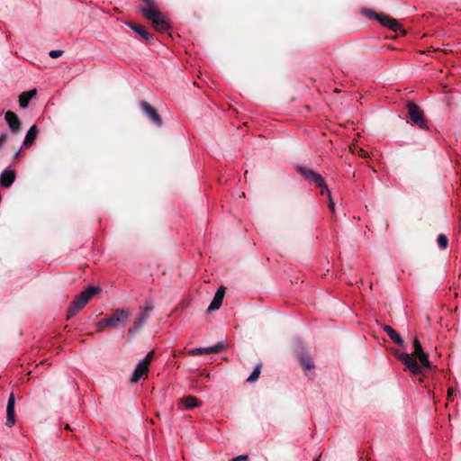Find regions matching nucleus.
I'll return each instance as SVG.
<instances>
[{
  "mask_svg": "<svg viewBox=\"0 0 461 461\" xmlns=\"http://www.w3.org/2000/svg\"><path fill=\"white\" fill-rule=\"evenodd\" d=\"M100 291L97 286H88L77 295L68 310V319L74 317L79 311H81L91 298Z\"/></svg>",
  "mask_w": 461,
  "mask_h": 461,
  "instance_id": "1",
  "label": "nucleus"
},
{
  "mask_svg": "<svg viewBox=\"0 0 461 461\" xmlns=\"http://www.w3.org/2000/svg\"><path fill=\"white\" fill-rule=\"evenodd\" d=\"M131 315V311L128 309H116L111 316L101 320L97 323V330L99 331L103 330L106 327H117V326H124L126 324V321Z\"/></svg>",
  "mask_w": 461,
  "mask_h": 461,
  "instance_id": "2",
  "label": "nucleus"
},
{
  "mask_svg": "<svg viewBox=\"0 0 461 461\" xmlns=\"http://www.w3.org/2000/svg\"><path fill=\"white\" fill-rule=\"evenodd\" d=\"M297 170L305 178V180L311 184H313L317 188H321V195H324V192H328V186L323 177L320 174L311 168H307L302 166H298Z\"/></svg>",
  "mask_w": 461,
  "mask_h": 461,
  "instance_id": "3",
  "label": "nucleus"
},
{
  "mask_svg": "<svg viewBox=\"0 0 461 461\" xmlns=\"http://www.w3.org/2000/svg\"><path fill=\"white\" fill-rule=\"evenodd\" d=\"M366 14L370 17L377 20L383 26L387 27L392 32H398L402 30L401 24L393 18L385 15V14H379L372 10L366 11Z\"/></svg>",
  "mask_w": 461,
  "mask_h": 461,
  "instance_id": "4",
  "label": "nucleus"
},
{
  "mask_svg": "<svg viewBox=\"0 0 461 461\" xmlns=\"http://www.w3.org/2000/svg\"><path fill=\"white\" fill-rule=\"evenodd\" d=\"M407 109L409 117L414 124L418 125L420 129L428 128L427 122L423 116V113L417 104L409 102L407 104Z\"/></svg>",
  "mask_w": 461,
  "mask_h": 461,
  "instance_id": "5",
  "label": "nucleus"
},
{
  "mask_svg": "<svg viewBox=\"0 0 461 461\" xmlns=\"http://www.w3.org/2000/svg\"><path fill=\"white\" fill-rule=\"evenodd\" d=\"M396 357L405 365L406 368L415 375L421 373V366L418 364L417 360L408 353H398Z\"/></svg>",
  "mask_w": 461,
  "mask_h": 461,
  "instance_id": "6",
  "label": "nucleus"
},
{
  "mask_svg": "<svg viewBox=\"0 0 461 461\" xmlns=\"http://www.w3.org/2000/svg\"><path fill=\"white\" fill-rule=\"evenodd\" d=\"M140 106L147 117L151 121L153 124L160 127L163 123L162 118L158 114L157 109L150 105L147 101H141Z\"/></svg>",
  "mask_w": 461,
  "mask_h": 461,
  "instance_id": "7",
  "label": "nucleus"
},
{
  "mask_svg": "<svg viewBox=\"0 0 461 461\" xmlns=\"http://www.w3.org/2000/svg\"><path fill=\"white\" fill-rule=\"evenodd\" d=\"M413 348H414V350L412 352V356H414L415 357H417L420 360L422 366H424L426 368H429L430 362L429 360V357L423 351L421 344L420 343V341L417 338H415L413 339Z\"/></svg>",
  "mask_w": 461,
  "mask_h": 461,
  "instance_id": "8",
  "label": "nucleus"
},
{
  "mask_svg": "<svg viewBox=\"0 0 461 461\" xmlns=\"http://www.w3.org/2000/svg\"><path fill=\"white\" fill-rule=\"evenodd\" d=\"M15 398L14 394L12 393L9 395L7 406H6V422L5 425L9 428L13 427L15 423Z\"/></svg>",
  "mask_w": 461,
  "mask_h": 461,
  "instance_id": "9",
  "label": "nucleus"
},
{
  "mask_svg": "<svg viewBox=\"0 0 461 461\" xmlns=\"http://www.w3.org/2000/svg\"><path fill=\"white\" fill-rule=\"evenodd\" d=\"M149 366L146 365V361H140L131 378V383H137L140 379H145L148 376Z\"/></svg>",
  "mask_w": 461,
  "mask_h": 461,
  "instance_id": "10",
  "label": "nucleus"
},
{
  "mask_svg": "<svg viewBox=\"0 0 461 461\" xmlns=\"http://www.w3.org/2000/svg\"><path fill=\"white\" fill-rule=\"evenodd\" d=\"M5 120L8 124L10 130L14 133H17L21 130V121L17 114L12 111H7L5 114Z\"/></svg>",
  "mask_w": 461,
  "mask_h": 461,
  "instance_id": "11",
  "label": "nucleus"
},
{
  "mask_svg": "<svg viewBox=\"0 0 461 461\" xmlns=\"http://www.w3.org/2000/svg\"><path fill=\"white\" fill-rule=\"evenodd\" d=\"M16 178V173L14 169L6 168L0 174V185L4 188H9Z\"/></svg>",
  "mask_w": 461,
  "mask_h": 461,
  "instance_id": "12",
  "label": "nucleus"
},
{
  "mask_svg": "<svg viewBox=\"0 0 461 461\" xmlns=\"http://www.w3.org/2000/svg\"><path fill=\"white\" fill-rule=\"evenodd\" d=\"M152 311V307L146 306L139 318L134 321L132 327L129 330V333L134 334L143 324L144 322L149 319V314Z\"/></svg>",
  "mask_w": 461,
  "mask_h": 461,
  "instance_id": "13",
  "label": "nucleus"
},
{
  "mask_svg": "<svg viewBox=\"0 0 461 461\" xmlns=\"http://www.w3.org/2000/svg\"><path fill=\"white\" fill-rule=\"evenodd\" d=\"M37 95V90L35 88L31 89L29 91L23 92L19 95V104L22 108H27L30 101Z\"/></svg>",
  "mask_w": 461,
  "mask_h": 461,
  "instance_id": "14",
  "label": "nucleus"
},
{
  "mask_svg": "<svg viewBox=\"0 0 461 461\" xmlns=\"http://www.w3.org/2000/svg\"><path fill=\"white\" fill-rule=\"evenodd\" d=\"M383 330L386 332V334L393 342H395L401 347L404 346V341L402 338L390 325L384 324Z\"/></svg>",
  "mask_w": 461,
  "mask_h": 461,
  "instance_id": "15",
  "label": "nucleus"
},
{
  "mask_svg": "<svg viewBox=\"0 0 461 461\" xmlns=\"http://www.w3.org/2000/svg\"><path fill=\"white\" fill-rule=\"evenodd\" d=\"M37 134L38 129L35 125H32L26 133L23 146L26 149L30 148L33 144Z\"/></svg>",
  "mask_w": 461,
  "mask_h": 461,
  "instance_id": "16",
  "label": "nucleus"
},
{
  "mask_svg": "<svg viewBox=\"0 0 461 461\" xmlns=\"http://www.w3.org/2000/svg\"><path fill=\"white\" fill-rule=\"evenodd\" d=\"M130 28L136 33H138L146 41L153 40V35L149 33L144 27L136 24H129Z\"/></svg>",
  "mask_w": 461,
  "mask_h": 461,
  "instance_id": "17",
  "label": "nucleus"
},
{
  "mask_svg": "<svg viewBox=\"0 0 461 461\" xmlns=\"http://www.w3.org/2000/svg\"><path fill=\"white\" fill-rule=\"evenodd\" d=\"M223 346L221 344L216 345L214 347L208 348H200L190 350L191 355H201V354H208V353H217L222 349Z\"/></svg>",
  "mask_w": 461,
  "mask_h": 461,
  "instance_id": "18",
  "label": "nucleus"
},
{
  "mask_svg": "<svg viewBox=\"0 0 461 461\" xmlns=\"http://www.w3.org/2000/svg\"><path fill=\"white\" fill-rule=\"evenodd\" d=\"M300 364L304 372L311 371L314 368L312 357L308 353H302L300 356Z\"/></svg>",
  "mask_w": 461,
  "mask_h": 461,
  "instance_id": "19",
  "label": "nucleus"
},
{
  "mask_svg": "<svg viewBox=\"0 0 461 461\" xmlns=\"http://www.w3.org/2000/svg\"><path fill=\"white\" fill-rule=\"evenodd\" d=\"M182 403L185 405L186 409H192L194 407L201 405L199 400L193 395H189L181 400Z\"/></svg>",
  "mask_w": 461,
  "mask_h": 461,
  "instance_id": "20",
  "label": "nucleus"
},
{
  "mask_svg": "<svg viewBox=\"0 0 461 461\" xmlns=\"http://www.w3.org/2000/svg\"><path fill=\"white\" fill-rule=\"evenodd\" d=\"M261 365H257L250 374V375L247 378V381L249 383H253L257 381L260 375Z\"/></svg>",
  "mask_w": 461,
  "mask_h": 461,
  "instance_id": "21",
  "label": "nucleus"
},
{
  "mask_svg": "<svg viewBox=\"0 0 461 461\" xmlns=\"http://www.w3.org/2000/svg\"><path fill=\"white\" fill-rule=\"evenodd\" d=\"M437 242L441 249H446L448 245V239L445 234H439L438 236Z\"/></svg>",
  "mask_w": 461,
  "mask_h": 461,
  "instance_id": "22",
  "label": "nucleus"
},
{
  "mask_svg": "<svg viewBox=\"0 0 461 461\" xmlns=\"http://www.w3.org/2000/svg\"><path fill=\"white\" fill-rule=\"evenodd\" d=\"M224 294H225V288L223 286H221L217 289L212 300L215 302H218L220 303H222Z\"/></svg>",
  "mask_w": 461,
  "mask_h": 461,
  "instance_id": "23",
  "label": "nucleus"
},
{
  "mask_svg": "<svg viewBox=\"0 0 461 461\" xmlns=\"http://www.w3.org/2000/svg\"><path fill=\"white\" fill-rule=\"evenodd\" d=\"M221 303L212 300L211 302L209 307L207 308V312H212L213 311L218 310L221 307Z\"/></svg>",
  "mask_w": 461,
  "mask_h": 461,
  "instance_id": "24",
  "label": "nucleus"
},
{
  "mask_svg": "<svg viewBox=\"0 0 461 461\" xmlns=\"http://www.w3.org/2000/svg\"><path fill=\"white\" fill-rule=\"evenodd\" d=\"M324 194L328 195V198H329V207H330V211L332 212H334V211H335V203H334V202L332 200L330 191L328 189V192H324Z\"/></svg>",
  "mask_w": 461,
  "mask_h": 461,
  "instance_id": "25",
  "label": "nucleus"
},
{
  "mask_svg": "<svg viewBox=\"0 0 461 461\" xmlns=\"http://www.w3.org/2000/svg\"><path fill=\"white\" fill-rule=\"evenodd\" d=\"M62 54H63V50H50L49 53L50 57L52 59L59 58L60 56H62Z\"/></svg>",
  "mask_w": 461,
  "mask_h": 461,
  "instance_id": "26",
  "label": "nucleus"
},
{
  "mask_svg": "<svg viewBox=\"0 0 461 461\" xmlns=\"http://www.w3.org/2000/svg\"><path fill=\"white\" fill-rule=\"evenodd\" d=\"M353 152H356L358 156L362 158H366L367 156V152L362 148H357L356 150H353Z\"/></svg>",
  "mask_w": 461,
  "mask_h": 461,
  "instance_id": "27",
  "label": "nucleus"
},
{
  "mask_svg": "<svg viewBox=\"0 0 461 461\" xmlns=\"http://www.w3.org/2000/svg\"><path fill=\"white\" fill-rule=\"evenodd\" d=\"M153 351H150L149 353L147 354V356L145 357L144 359H142L141 361H146V365L149 366V364L152 360V357H153Z\"/></svg>",
  "mask_w": 461,
  "mask_h": 461,
  "instance_id": "28",
  "label": "nucleus"
},
{
  "mask_svg": "<svg viewBox=\"0 0 461 461\" xmlns=\"http://www.w3.org/2000/svg\"><path fill=\"white\" fill-rule=\"evenodd\" d=\"M7 137H8L7 133H2L0 135V148H2L3 145L5 143V141L7 140Z\"/></svg>",
  "mask_w": 461,
  "mask_h": 461,
  "instance_id": "29",
  "label": "nucleus"
},
{
  "mask_svg": "<svg viewBox=\"0 0 461 461\" xmlns=\"http://www.w3.org/2000/svg\"><path fill=\"white\" fill-rule=\"evenodd\" d=\"M247 460H248L247 455H240V456H238L232 458L231 461H247Z\"/></svg>",
  "mask_w": 461,
  "mask_h": 461,
  "instance_id": "30",
  "label": "nucleus"
},
{
  "mask_svg": "<svg viewBox=\"0 0 461 461\" xmlns=\"http://www.w3.org/2000/svg\"><path fill=\"white\" fill-rule=\"evenodd\" d=\"M22 152V148H20L14 154V159H18Z\"/></svg>",
  "mask_w": 461,
  "mask_h": 461,
  "instance_id": "31",
  "label": "nucleus"
},
{
  "mask_svg": "<svg viewBox=\"0 0 461 461\" xmlns=\"http://www.w3.org/2000/svg\"><path fill=\"white\" fill-rule=\"evenodd\" d=\"M452 393H453V389L449 388L447 391L448 397H450L452 395Z\"/></svg>",
  "mask_w": 461,
  "mask_h": 461,
  "instance_id": "32",
  "label": "nucleus"
},
{
  "mask_svg": "<svg viewBox=\"0 0 461 461\" xmlns=\"http://www.w3.org/2000/svg\"><path fill=\"white\" fill-rule=\"evenodd\" d=\"M65 429H70L69 425H68V424H67V425H66V427H65Z\"/></svg>",
  "mask_w": 461,
  "mask_h": 461,
  "instance_id": "33",
  "label": "nucleus"
}]
</instances>
